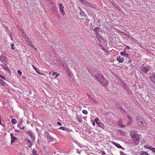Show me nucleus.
I'll return each instance as SVG.
<instances>
[{"mask_svg":"<svg viewBox=\"0 0 155 155\" xmlns=\"http://www.w3.org/2000/svg\"><path fill=\"white\" fill-rule=\"evenodd\" d=\"M95 78L103 87H105L108 85V81L102 74H96L95 76Z\"/></svg>","mask_w":155,"mask_h":155,"instance_id":"obj_1","label":"nucleus"},{"mask_svg":"<svg viewBox=\"0 0 155 155\" xmlns=\"http://www.w3.org/2000/svg\"><path fill=\"white\" fill-rule=\"evenodd\" d=\"M130 136L133 139L134 143L138 144L139 142V137L137 132L134 130L131 131L130 132Z\"/></svg>","mask_w":155,"mask_h":155,"instance_id":"obj_2","label":"nucleus"},{"mask_svg":"<svg viewBox=\"0 0 155 155\" xmlns=\"http://www.w3.org/2000/svg\"><path fill=\"white\" fill-rule=\"evenodd\" d=\"M136 120L139 126L145 127L146 123L143 120L141 117L138 116L136 117Z\"/></svg>","mask_w":155,"mask_h":155,"instance_id":"obj_3","label":"nucleus"},{"mask_svg":"<svg viewBox=\"0 0 155 155\" xmlns=\"http://www.w3.org/2000/svg\"><path fill=\"white\" fill-rule=\"evenodd\" d=\"M94 121L96 123L97 127L102 128V129L104 128V126L103 123L100 121L98 118H96L94 120Z\"/></svg>","mask_w":155,"mask_h":155,"instance_id":"obj_4","label":"nucleus"},{"mask_svg":"<svg viewBox=\"0 0 155 155\" xmlns=\"http://www.w3.org/2000/svg\"><path fill=\"white\" fill-rule=\"evenodd\" d=\"M46 134L47 136V140L48 142H56V139L53 137L49 135V133L48 132H46Z\"/></svg>","mask_w":155,"mask_h":155,"instance_id":"obj_5","label":"nucleus"},{"mask_svg":"<svg viewBox=\"0 0 155 155\" xmlns=\"http://www.w3.org/2000/svg\"><path fill=\"white\" fill-rule=\"evenodd\" d=\"M126 49L125 48L123 51L121 52L120 53V55L124 57H125L127 58L130 59V56L126 52Z\"/></svg>","mask_w":155,"mask_h":155,"instance_id":"obj_6","label":"nucleus"},{"mask_svg":"<svg viewBox=\"0 0 155 155\" xmlns=\"http://www.w3.org/2000/svg\"><path fill=\"white\" fill-rule=\"evenodd\" d=\"M59 6V9L61 14L62 16H64L65 15V12L64 10V7L63 6V4H60Z\"/></svg>","mask_w":155,"mask_h":155,"instance_id":"obj_7","label":"nucleus"},{"mask_svg":"<svg viewBox=\"0 0 155 155\" xmlns=\"http://www.w3.org/2000/svg\"><path fill=\"white\" fill-rule=\"evenodd\" d=\"M26 133L29 135L32 140H34L35 137H34L33 133L31 130L28 131L26 132Z\"/></svg>","mask_w":155,"mask_h":155,"instance_id":"obj_8","label":"nucleus"},{"mask_svg":"<svg viewBox=\"0 0 155 155\" xmlns=\"http://www.w3.org/2000/svg\"><path fill=\"white\" fill-rule=\"evenodd\" d=\"M140 71L142 73L146 74L149 71V69L146 67H141L140 68Z\"/></svg>","mask_w":155,"mask_h":155,"instance_id":"obj_9","label":"nucleus"},{"mask_svg":"<svg viewBox=\"0 0 155 155\" xmlns=\"http://www.w3.org/2000/svg\"><path fill=\"white\" fill-rule=\"evenodd\" d=\"M20 31H21L22 35L23 38L25 39L26 41H27L30 39L29 38L28 36L26 35L25 32L21 29L19 28Z\"/></svg>","mask_w":155,"mask_h":155,"instance_id":"obj_10","label":"nucleus"},{"mask_svg":"<svg viewBox=\"0 0 155 155\" xmlns=\"http://www.w3.org/2000/svg\"><path fill=\"white\" fill-rule=\"evenodd\" d=\"M96 38L97 39H98L100 42L101 43H103L105 41L104 40V39H103V38L100 36L98 33H97L96 35Z\"/></svg>","mask_w":155,"mask_h":155,"instance_id":"obj_11","label":"nucleus"},{"mask_svg":"<svg viewBox=\"0 0 155 155\" xmlns=\"http://www.w3.org/2000/svg\"><path fill=\"white\" fill-rule=\"evenodd\" d=\"M6 59L7 57H6L5 54H2L1 55L0 57V59L2 62H3L6 60Z\"/></svg>","mask_w":155,"mask_h":155,"instance_id":"obj_12","label":"nucleus"},{"mask_svg":"<svg viewBox=\"0 0 155 155\" xmlns=\"http://www.w3.org/2000/svg\"><path fill=\"white\" fill-rule=\"evenodd\" d=\"M151 81L155 84V74H152L150 77Z\"/></svg>","mask_w":155,"mask_h":155,"instance_id":"obj_13","label":"nucleus"},{"mask_svg":"<svg viewBox=\"0 0 155 155\" xmlns=\"http://www.w3.org/2000/svg\"><path fill=\"white\" fill-rule=\"evenodd\" d=\"M1 65L2 68H3L5 71H7L8 72H9L10 71L6 64H1Z\"/></svg>","mask_w":155,"mask_h":155,"instance_id":"obj_14","label":"nucleus"},{"mask_svg":"<svg viewBox=\"0 0 155 155\" xmlns=\"http://www.w3.org/2000/svg\"><path fill=\"white\" fill-rule=\"evenodd\" d=\"M117 60L119 63H122L124 60V58L123 57H121L119 56L117 58Z\"/></svg>","mask_w":155,"mask_h":155,"instance_id":"obj_15","label":"nucleus"},{"mask_svg":"<svg viewBox=\"0 0 155 155\" xmlns=\"http://www.w3.org/2000/svg\"><path fill=\"white\" fill-rule=\"evenodd\" d=\"M122 121L121 119H120L118 122V125L122 128H124L125 127V125H123L122 124Z\"/></svg>","mask_w":155,"mask_h":155,"instance_id":"obj_16","label":"nucleus"},{"mask_svg":"<svg viewBox=\"0 0 155 155\" xmlns=\"http://www.w3.org/2000/svg\"><path fill=\"white\" fill-rule=\"evenodd\" d=\"M32 67L33 68L35 71L36 72L38 73L40 75H44V74H41L40 73V72L39 71H40L39 70H38L33 65H32Z\"/></svg>","mask_w":155,"mask_h":155,"instance_id":"obj_17","label":"nucleus"},{"mask_svg":"<svg viewBox=\"0 0 155 155\" xmlns=\"http://www.w3.org/2000/svg\"><path fill=\"white\" fill-rule=\"evenodd\" d=\"M112 143L118 148H121L122 147L120 144L117 143L113 141Z\"/></svg>","mask_w":155,"mask_h":155,"instance_id":"obj_18","label":"nucleus"},{"mask_svg":"<svg viewBox=\"0 0 155 155\" xmlns=\"http://www.w3.org/2000/svg\"><path fill=\"white\" fill-rule=\"evenodd\" d=\"M84 3L85 4V5L87 6H88L90 7H92L93 5L91 3H89L88 2L86 1V0H85V1H84Z\"/></svg>","mask_w":155,"mask_h":155,"instance_id":"obj_19","label":"nucleus"},{"mask_svg":"<svg viewBox=\"0 0 155 155\" xmlns=\"http://www.w3.org/2000/svg\"><path fill=\"white\" fill-rule=\"evenodd\" d=\"M62 66L64 68L65 70L66 71L68 72L70 71L69 68L68 67V66L66 65H65V64H64V66Z\"/></svg>","mask_w":155,"mask_h":155,"instance_id":"obj_20","label":"nucleus"},{"mask_svg":"<svg viewBox=\"0 0 155 155\" xmlns=\"http://www.w3.org/2000/svg\"><path fill=\"white\" fill-rule=\"evenodd\" d=\"M20 123H21L20 124H18V125H17L18 127V128L21 129H24L25 128V126H22V125H21L22 122H20Z\"/></svg>","mask_w":155,"mask_h":155,"instance_id":"obj_21","label":"nucleus"},{"mask_svg":"<svg viewBox=\"0 0 155 155\" xmlns=\"http://www.w3.org/2000/svg\"><path fill=\"white\" fill-rule=\"evenodd\" d=\"M27 42L28 43V45H30V46L32 48H34V46L33 44H32L31 41L30 39L28 40Z\"/></svg>","mask_w":155,"mask_h":155,"instance_id":"obj_22","label":"nucleus"},{"mask_svg":"<svg viewBox=\"0 0 155 155\" xmlns=\"http://www.w3.org/2000/svg\"><path fill=\"white\" fill-rule=\"evenodd\" d=\"M17 140V138L15 137L14 136H13L11 138V144H12L15 140Z\"/></svg>","mask_w":155,"mask_h":155,"instance_id":"obj_23","label":"nucleus"},{"mask_svg":"<svg viewBox=\"0 0 155 155\" xmlns=\"http://www.w3.org/2000/svg\"><path fill=\"white\" fill-rule=\"evenodd\" d=\"M32 153L33 155H38L37 150H36L35 149V148L33 150Z\"/></svg>","mask_w":155,"mask_h":155,"instance_id":"obj_24","label":"nucleus"},{"mask_svg":"<svg viewBox=\"0 0 155 155\" xmlns=\"http://www.w3.org/2000/svg\"><path fill=\"white\" fill-rule=\"evenodd\" d=\"M152 146L148 145H146L144 146V147L147 149H148L150 150L151 149V148L152 147Z\"/></svg>","mask_w":155,"mask_h":155,"instance_id":"obj_25","label":"nucleus"},{"mask_svg":"<svg viewBox=\"0 0 155 155\" xmlns=\"http://www.w3.org/2000/svg\"><path fill=\"white\" fill-rule=\"evenodd\" d=\"M140 154L141 155H149V154L143 151H142L140 152Z\"/></svg>","mask_w":155,"mask_h":155,"instance_id":"obj_26","label":"nucleus"},{"mask_svg":"<svg viewBox=\"0 0 155 155\" xmlns=\"http://www.w3.org/2000/svg\"><path fill=\"white\" fill-rule=\"evenodd\" d=\"M79 122L81 123L82 121V119L81 116H77L76 117Z\"/></svg>","mask_w":155,"mask_h":155,"instance_id":"obj_27","label":"nucleus"},{"mask_svg":"<svg viewBox=\"0 0 155 155\" xmlns=\"http://www.w3.org/2000/svg\"><path fill=\"white\" fill-rule=\"evenodd\" d=\"M58 63L60 64L61 66H64V64H65L61 60H59L58 61Z\"/></svg>","mask_w":155,"mask_h":155,"instance_id":"obj_28","label":"nucleus"},{"mask_svg":"<svg viewBox=\"0 0 155 155\" xmlns=\"http://www.w3.org/2000/svg\"><path fill=\"white\" fill-rule=\"evenodd\" d=\"M99 28L97 27H96L94 29V31L96 33V34L97 33H98L97 31H99Z\"/></svg>","mask_w":155,"mask_h":155,"instance_id":"obj_29","label":"nucleus"},{"mask_svg":"<svg viewBox=\"0 0 155 155\" xmlns=\"http://www.w3.org/2000/svg\"><path fill=\"white\" fill-rule=\"evenodd\" d=\"M133 123L132 120H128V122L127 123V125H130Z\"/></svg>","mask_w":155,"mask_h":155,"instance_id":"obj_30","label":"nucleus"},{"mask_svg":"<svg viewBox=\"0 0 155 155\" xmlns=\"http://www.w3.org/2000/svg\"><path fill=\"white\" fill-rule=\"evenodd\" d=\"M11 122L14 124H15L17 123V120L15 119H12L11 120Z\"/></svg>","mask_w":155,"mask_h":155,"instance_id":"obj_31","label":"nucleus"},{"mask_svg":"<svg viewBox=\"0 0 155 155\" xmlns=\"http://www.w3.org/2000/svg\"><path fill=\"white\" fill-rule=\"evenodd\" d=\"M0 83L3 86H4L5 85V82L3 80H2L1 79H0Z\"/></svg>","mask_w":155,"mask_h":155,"instance_id":"obj_32","label":"nucleus"},{"mask_svg":"<svg viewBox=\"0 0 155 155\" xmlns=\"http://www.w3.org/2000/svg\"><path fill=\"white\" fill-rule=\"evenodd\" d=\"M86 95L89 99H91V101L93 100V98L88 93H87Z\"/></svg>","mask_w":155,"mask_h":155,"instance_id":"obj_33","label":"nucleus"},{"mask_svg":"<svg viewBox=\"0 0 155 155\" xmlns=\"http://www.w3.org/2000/svg\"><path fill=\"white\" fill-rule=\"evenodd\" d=\"M82 112L83 114H84L86 115L87 114H88L87 111L86 110H82Z\"/></svg>","mask_w":155,"mask_h":155,"instance_id":"obj_34","label":"nucleus"},{"mask_svg":"<svg viewBox=\"0 0 155 155\" xmlns=\"http://www.w3.org/2000/svg\"><path fill=\"white\" fill-rule=\"evenodd\" d=\"M120 109L121 110L122 113L123 114L125 112L124 110L123 109V108L122 107L120 106V107H119Z\"/></svg>","mask_w":155,"mask_h":155,"instance_id":"obj_35","label":"nucleus"},{"mask_svg":"<svg viewBox=\"0 0 155 155\" xmlns=\"http://www.w3.org/2000/svg\"><path fill=\"white\" fill-rule=\"evenodd\" d=\"M92 101L95 104H98V101L96 100L93 99V100Z\"/></svg>","mask_w":155,"mask_h":155,"instance_id":"obj_36","label":"nucleus"},{"mask_svg":"<svg viewBox=\"0 0 155 155\" xmlns=\"http://www.w3.org/2000/svg\"><path fill=\"white\" fill-rule=\"evenodd\" d=\"M14 45L13 43H12L11 44V46L12 49L13 50L15 49V48L14 47Z\"/></svg>","mask_w":155,"mask_h":155,"instance_id":"obj_37","label":"nucleus"},{"mask_svg":"<svg viewBox=\"0 0 155 155\" xmlns=\"http://www.w3.org/2000/svg\"><path fill=\"white\" fill-rule=\"evenodd\" d=\"M59 128L60 129L63 130H65L66 129H67V128L64 127H60Z\"/></svg>","mask_w":155,"mask_h":155,"instance_id":"obj_38","label":"nucleus"},{"mask_svg":"<svg viewBox=\"0 0 155 155\" xmlns=\"http://www.w3.org/2000/svg\"><path fill=\"white\" fill-rule=\"evenodd\" d=\"M127 117L128 118V120H132V118L131 117H130L129 114H127Z\"/></svg>","mask_w":155,"mask_h":155,"instance_id":"obj_39","label":"nucleus"},{"mask_svg":"<svg viewBox=\"0 0 155 155\" xmlns=\"http://www.w3.org/2000/svg\"><path fill=\"white\" fill-rule=\"evenodd\" d=\"M150 150L153 152H155V148L152 147Z\"/></svg>","mask_w":155,"mask_h":155,"instance_id":"obj_40","label":"nucleus"},{"mask_svg":"<svg viewBox=\"0 0 155 155\" xmlns=\"http://www.w3.org/2000/svg\"><path fill=\"white\" fill-rule=\"evenodd\" d=\"M0 77L5 80V78L3 75L0 74Z\"/></svg>","mask_w":155,"mask_h":155,"instance_id":"obj_41","label":"nucleus"},{"mask_svg":"<svg viewBox=\"0 0 155 155\" xmlns=\"http://www.w3.org/2000/svg\"><path fill=\"white\" fill-rule=\"evenodd\" d=\"M125 133L123 131H120V134L122 135H125Z\"/></svg>","mask_w":155,"mask_h":155,"instance_id":"obj_42","label":"nucleus"},{"mask_svg":"<svg viewBox=\"0 0 155 155\" xmlns=\"http://www.w3.org/2000/svg\"><path fill=\"white\" fill-rule=\"evenodd\" d=\"M17 72L20 75H21L22 74L21 71L20 70H18L17 71Z\"/></svg>","mask_w":155,"mask_h":155,"instance_id":"obj_43","label":"nucleus"},{"mask_svg":"<svg viewBox=\"0 0 155 155\" xmlns=\"http://www.w3.org/2000/svg\"><path fill=\"white\" fill-rule=\"evenodd\" d=\"M120 155H126V154H125L122 151L120 152Z\"/></svg>","mask_w":155,"mask_h":155,"instance_id":"obj_44","label":"nucleus"},{"mask_svg":"<svg viewBox=\"0 0 155 155\" xmlns=\"http://www.w3.org/2000/svg\"><path fill=\"white\" fill-rule=\"evenodd\" d=\"M27 140V143H28L29 144L30 143H31V140Z\"/></svg>","mask_w":155,"mask_h":155,"instance_id":"obj_45","label":"nucleus"},{"mask_svg":"<svg viewBox=\"0 0 155 155\" xmlns=\"http://www.w3.org/2000/svg\"><path fill=\"white\" fill-rule=\"evenodd\" d=\"M59 75H60V74L58 73H57V74H55V78L57 77H58V76H59Z\"/></svg>","mask_w":155,"mask_h":155,"instance_id":"obj_46","label":"nucleus"},{"mask_svg":"<svg viewBox=\"0 0 155 155\" xmlns=\"http://www.w3.org/2000/svg\"><path fill=\"white\" fill-rule=\"evenodd\" d=\"M124 46H126V48H127L128 49H130V47L129 46H127V45H124Z\"/></svg>","mask_w":155,"mask_h":155,"instance_id":"obj_47","label":"nucleus"},{"mask_svg":"<svg viewBox=\"0 0 155 155\" xmlns=\"http://www.w3.org/2000/svg\"><path fill=\"white\" fill-rule=\"evenodd\" d=\"M57 74V72H53L52 73V75L54 76Z\"/></svg>","mask_w":155,"mask_h":155,"instance_id":"obj_48","label":"nucleus"},{"mask_svg":"<svg viewBox=\"0 0 155 155\" xmlns=\"http://www.w3.org/2000/svg\"><path fill=\"white\" fill-rule=\"evenodd\" d=\"M57 124L60 126L62 125V124L60 122H57Z\"/></svg>","mask_w":155,"mask_h":155,"instance_id":"obj_49","label":"nucleus"},{"mask_svg":"<svg viewBox=\"0 0 155 155\" xmlns=\"http://www.w3.org/2000/svg\"><path fill=\"white\" fill-rule=\"evenodd\" d=\"M79 0L81 1V3H84V1H85L84 0Z\"/></svg>","mask_w":155,"mask_h":155,"instance_id":"obj_50","label":"nucleus"},{"mask_svg":"<svg viewBox=\"0 0 155 155\" xmlns=\"http://www.w3.org/2000/svg\"><path fill=\"white\" fill-rule=\"evenodd\" d=\"M101 152H102V153L104 154L102 155H104V154H106V153H105V152H104V151L103 150L101 151Z\"/></svg>","mask_w":155,"mask_h":155,"instance_id":"obj_51","label":"nucleus"},{"mask_svg":"<svg viewBox=\"0 0 155 155\" xmlns=\"http://www.w3.org/2000/svg\"><path fill=\"white\" fill-rule=\"evenodd\" d=\"M95 122L94 121V122H92V125L94 126H95Z\"/></svg>","mask_w":155,"mask_h":155,"instance_id":"obj_52","label":"nucleus"},{"mask_svg":"<svg viewBox=\"0 0 155 155\" xmlns=\"http://www.w3.org/2000/svg\"><path fill=\"white\" fill-rule=\"evenodd\" d=\"M10 135L11 137V138H12V137L14 136L12 134V133L10 134Z\"/></svg>","mask_w":155,"mask_h":155,"instance_id":"obj_53","label":"nucleus"},{"mask_svg":"<svg viewBox=\"0 0 155 155\" xmlns=\"http://www.w3.org/2000/svg\"><path fill=\"white\" fill-rule=\"evenodd\" d=\"M29 144H30V145H29V147H31V145H32L31 143H29Z\"/></svg>","mask_w":155,"mask_h":155,"instance_id":"obj_54","label":"nucleus"},{"mask_svg":"<svg viewBox=\"0 0 155 155\" xmlns=\"http://www.w3.org/2000/svg\"><path fill=\"white\" fill-rule=\"evenodd\" d=\"M34 48L36 51H37V49L36 48H35L34 47V48Z\"/></svg>","mask_w":155,"mask_h":155,"instance_id":"obj_55","label":"nucleus"},{"mask_svg":"<svg viewBox=\"0 0 155 155\" xmlns=\"http://www.w3.org/2000/svg\"><path fill=\"white\" fill-rule=\"evenodd\" d=\"M15 132H18V130H15Z\"/></svg>","mask_w":155,"mask_h":155,"instance_id":"obj_56","label":"nucleus"},{"mask_svg":"<svg viewBox=\"0 0 155 155\" xmlns=\"http://www.w3.org/2000/svg\"><path fill=\"white\" fill-rule=\"evenodd\" d=\"M10 37L11 38V39L12 40V36L11 35H10Z\"/></svg>","mask_w":155,"mask_h":155,"instance_id":"obj_57","label":"nucleus"},{"mask_svg":"<svg viewBox=\"0 0 155 155\" xmlns=\"http://www.w3.org/2000/svg\"><path fill=\"white\" fill-rule=\"evenodd\" d=\"M82 12H83V13H84V12H83L82 11H81L80 13L81 14Z\"/></svg>","mask_w":155,"mask_h":155,"instance_id":"obj_58","label":"nucleus"},{"mask_svg":"<svg viewBox=\"0 0 155 155\" xmlns=\"http://www.w3.org/2000/svg\"><path fill=\"white\" fill-rule=\"evenodd\" d=\"M123 150H124V148L122 147L121 148Z\"/></svg>","mask_w":155,"mask_h":155,"instance_id":"obj_59","label":"nucleus"},{"mask_svg":"<svg viewBox=\"0 0 155 155\" xmlns=\"http://www.w3.org/2000/svg\"><path fill=\"white\" fill-rule=\"evenodd\" d=\"M23 78H24L25 79V78L24 77H23Z\"/></svg>","mask_w":155,"mask_h":155,"instance_id":"obj_60","label":"nucleus"}]
</instances>
